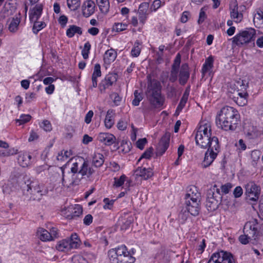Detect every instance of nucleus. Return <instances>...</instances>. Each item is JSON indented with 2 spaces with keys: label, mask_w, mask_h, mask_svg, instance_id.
Wrapping results in <instances>:
<instances>
[{
  "label": "nucleus",
  "mask_w": 263,
  "mask_h": 263,
  "mask_svg": "<svg viewBox=\"0 0 263 263\" xmlns=\"http://www.w3.org/2000/svg\"><path fill=\"white\" fill-rule=\"evenodd\" d=\"M207 263H235L232 254L221 251L213 253Z\"/></svg>",
  "instance_id": "1a4fd4ad"
},
{
  "label": "nucleus",
  "mask_w": 263,
  "mask_h": 263,
  "mask_svg": "<svg viewBox=\"0 0 263 263\" xmlns=\"http://www.w3.org/2000/svg\"><path fill=\"white\" fill-rule=\"evenodd\" d=\"M127 25L122 23H116L113 25L112 30L120 32L126 29Z\"/></svg>",
  "instance_id": "de8ad7c7"
},
{
  "label": "nucleus",
  "mask_w": 263,
  "mask_h": 263,
  "mask_svg": "<svg viewBox=\"0 0 263 263\" xmlns=\"http://www.w3.org/2000/svg\"><path fill=\"white\" fill-rule=\"evenodd\" d=\"M217 156V152L207 151L204 155L203 161L202 163V166L204 168L209 166Z\"/></svg>",
  "instance_id": "b1692460"
},
{
  "label": "nucleus",
  "mask_w": 263,
  "mask_h": 263,
  "mask_svg": "<svg viewBox=\"0 0 263 263\" xmlns=\"http://www.w3.org/2000/svg\"><path fill=\"white\" fill-rule=\"evenodd\" d=\"M110 98L112 100L116 106L120 104L121 101V97L117 92H112L110 95Z\"/></svg>",
  "instance_id": "5fc2aeb1"
},
{
  "label": "nucleus",
  "mask_w": 263,
  "mask_h": 263,
  "mask_svg": "<svg viewBox=\"0 0 263 263\" xmlns=\"http://www.w3.org/2000/svg\"><path fill=\"white\" fill-rule=\"evenodd\" d=\"M117 57V53L112 48L107 50L104 55V61L106 64H109L114 61Z\"/></svg>",
  "instance_id": "c85d7f7f"
},
{
  "label": "nucleus",
  "mask_w": 263,
  "mask_h": 263,
  "mask_svg": "<svg viewBox=\"0 0 263 263\" xmlns=\"http://www.w3.org/2000/svg\"><path fill=\"white\" fill-rule=\"evenodd\" d=\"M114 110L109 109L107 112L104 120L105 126L108 129L110 128L114 124V121L112 119V115L114 114Z\"/></svg>",
  "instance_id": "58836bf2"
},
{
  "label": "nucleus",
  "mask_w": 263,
  "mask_h": 263,
  "mask_svg": "<svg viewBox=\"0 0 263 263\" xmlns=\"http://www.w3.org/2000/svg\"><path fill=\"white\" fill-rule=\"evenodd\" d=\"M94 172L95 171L93 169L89 166L88 161L82 159L78 177L81 178V179L83 178V176H87L88 178L90 177Z\"/></svg>",
  "instance_id": "dca6fc26"
},
{
  "label": "nucleus",
  "mask_w": 263,
  "mask_h": 263,
  "mask_svg": "<svg viewBox=\"0 0 263 263\" xmlns=\"http://www.w3.org/2000/svg\"><path fill=\"white\" fill-rule=\"evenodd\" d=\"M75 33L81 35L82 34L81 28L76 25H70L66 31L67 36L71 38L74 35Z\"/></svg>",
  "instance_id": "c9c22d12"
},
{
  "label": "nucleus",
  "mask_w": 263,
  "mask_h": 263,
  "mask_svg": "<svg viewBox=\"0 0 263 263\" xmlns=\"http://www.w3.org/2000/svg\"><path fill=\"white\" fill-rule=\"evenodd\" d=\"M206 18V15L205 14V11L204 10V8H202L200 9L199 15V18L198 20V24H201L205 20V19Z\"/></svg>",
  "instance_id": "680f3d73"
},
{
  "label": "nucleus",
  "mask_w": 263,
  "mask_h": 263,
  "mask_svg": "<svg viewBox=\"0 0 263 263\" xmlns=\"http://www.w3.org/2000/svg\"><path fill=\"white\" fill-rule=\"evenodd\" d=\"M212 136L203 135L200 133H196L195 141L196 145L199 146L202 148H206L208 147L209 140Z\"/></svg>",
  "instance_id": "6ab92c4d"
},
{
  "label": "nucleus",
  "mask_w": 263,
  "mask_h": 263,
  "mask_svg": "<svg viewBox=\"0 0 263 263\" xmlns=\"http://www.w3.org/2000/svg\"><path fill=\"white\" fill-rule=\"evenodd\" d=\"M178 70L179 69H176L175 68H171V74L169 78V80L171 82H175L177 80Z\"/></svg>",
  "instance_id": "6e6d98bb"
},
{
  "label": "nucleus",
  "mask_w": 263,
  "mask_h": 263,
  "mask_svg": "<svg viewBox=\"0 0 263 263\" xmlns=\"http://www.w3.org/2000/svg\"><path fill=\"white\" fill-rule=\"evenodd\" d=\"M90 49L91 45L90 43L87 41L84 44V48L82 50V55L84 59L86 60L88 58Z\"/></svg>",
  "instance_id": "a18cd8bd"
},
{
  "label": "nucleus",
  "mask_w": 263,
  "mask_h": 263,
  "mask_svg": "<svg viewBox=\"0 0 263 263\" xmlns=\"http://www.w3.org/2000/svg\"><path fill=\"white\" fill-rule=\"evenodd\" d=\"M66 239H68L71 249H77L80 245L81 241L77 233H72L70 238Z\"/></svg>",
  "instance_id": "7c9ffc66"
},
{
  "label": "nucleus",
  "mask_w": 263,
  "mask_h": 263,
  "mask_svg": "<svg viewBox=\"0 0 263 263\" xmlns=\"http://www.w3.org/2000/svg\"><path fill=\"white\" fill-rule=\"evenodd\" d=\"M33 181L31 180L29 177L27 175H21L17 178V183L21 189L25 194V191L29 189V184Z\"/></svg>",
  "instance_id": "412c9836"
},
{
  "label": "nucleus",
  "mask_w": 263,
  "mask_h": 263,
  "mask_svg": "<svg viewBox=\"0 0 263 263\" xmlns=\"http://www.w3.org/2000/svg\"><path fill=\"white\" fill-rule=\"evenodd\" d=\"M187 101V99L181 98L180 101L176 108V113L179 114L182 110V109L185 106Z\"/></svg>",
  "instance_id": "052dcab7"
},
{
  "label": "nucleus",
  "mask_w": 263,
  "mask_h": 263,
  "mask_svg": "<svg viewBox=\"0 0 263 263\" xmlns=\"http://www.w3.org/2000/svg\"><path fill=\"white\" fill-rule=\"evenodd\" d=\"M134 99L132 101V104L137 106L139 105L140 102L143 99L142 95L138 92V90L134 91Z\"/></svg>",
  "instance_id": "09e8293b"
},
{
  "label": "nucleus",
  "mask_w": 263,
  "mask_h": 263,
  "mask_svg": "<svg viewBox=\"0 0 263 263\" xmlns=\"http://www.w3.org/2000/svg\"><path fill=\"white\" fill-rule=\"evenodd\" d=\"M82 7L83 14L85 17H87L95 12L96 6L93 1L89 0L84 3Z\"/></svg>",
  "instance_id": "4be33fe9"
},
{
  "label": "nucleus",
  "mask_w": 263,
  "mask_h": 263,
  "mask_svg": "<svg viewBox=\"0 0 263 263\" xmlns=\"http://www.w3.org/2000/svg\"><path fill=\"white\" fill-rule=\"evenodd\" d=\"M146 96L150 104L155 108L161 107L164 103L161 95V86L159 82L153 80L148 84Z\"/></svg>",
  "instance_id": "39448f33"
},
{
  "label": "nucleus",
  "mask_w": 263,
  "mask_h": 263,
  "mask_svg": "<svg viewBox=\"0 0 263 263\" xmlns=\"http://www.w3.org/2000/svg\"><path fill=\"white\" fill-rule=\"evenodd\" d=\"M170 134L165 133L161 138L156 148L157 156H162L167 150L169 146Z\"/></svg>",
  "instance_id": "ddd939ff"
},
{
  "label": "nucleus",
  "mask_w": 263,
  "mask_h": 263,
  "mask_svg": "<svg viewBox=\"0 0 263 263\" xmlns=\"http://www.w3.org/2000/svg\"><path fill=\"white\" fill-rule=\"evenodd\" d=\"M196 133L201 135L212 136L211 125L209 123H205L203 124L200 125L197 129Z\"/></svg>",
  "instance_id": "473e14b6"
},
{
  "label": "nucleus",
  "mask_w": 263,
  "mask_h": 263,
  "mask_svg": "<svg viewBox=\"0 0 263 263\" xmlns=\"http://www.w3.org/2000/svg\"><path fill=\"white\" fill-rule=\"evenodd\" d=\"M117 80V74L115 73L107 74L105 78L101 81L99 84L98 87L101 93H104L105 90L111 86Z\"/></svg>",
  "instance_id": "f8f14e48"
},
{
  "label": "nucleus",
  "mask_w": 263,
  "mask_h": 263,
  "mask_svg": "<svg viewBox=\"0 0 263 263\" xmlns=\"http://www.w3.org/2000/svg\"><path fill=\"white\" fill-rule=\"evenodd\" d=\"M258 216L261 219H263V194L261 196L259 200Z\"/></svg>",
  "instance_id": "774afa93"
},
{
  "label": "nucleus",
  "mask_w": 263,
  "mask_h": 263,
  "mask_svg": "<svg viewBox=\"0 0 263 263\" xmlns=\"http://www.w3.org/2000/svg\"><path fill=\"white\" fill-rule=\"evenodd\" d=\"M149 8V4L146 2L141 3L138 9L139 19L140 22L144 24L145 20L146 19V15L147 14V11Z\"/></svg>",
  "instance_id": "393cba45"
},
{
  "label": "nucleus",
  "mask_w": 263,
  "mask_h": 263,
  "mask_svg": "<svg viewBox=\"0 0 263 263\" xmlns=\"http://www.w3.org/2000/svg\"><path fill=\"white\" fill-rule=\"evenodd\" d=\"M190 76V73L188 64H182L178 75L179 84L182 86L184 85L187 83Z\"/></svg>",
  "instance_id": "4468645a"
},
{
  "label": "nucleus",
  "mask_w": 263,
  "mask_h": 263,
  "mask_svg": "<svg viewBox=\"0 0 263 263\" xmlns=\"http://www.w3.org/2000/svg\"><path fill=\"white\" fill-rule=\"evenodd\" d=\"M43 12V5L36 4L32 9H30L29 13V19L31 22L37 21L41 17Z\"/></svg>",
  "instance_id": "f3484780"
},
{
  "label": "nucleus",
  "mask_w": 263,
  "mask_h": 263,
  "mask_svg": "<svg viewBox=\"0 0 263 263\" xmlns=\"http://www.w3.org/2000/svg\"><path fill=\"white\" fill-rule=\"evenodd\" d=\"M255 35L256 30L254 29L247 28L233 37L232 43L240 47L249 45L250 44V47H254Z\"/></svg>",
  "instance_id": "423d86ee"
},
{
  "label": "nucleus",
  "mask_w": 263,
  "mask_h": 263,
  "mask_svg": "<svg viewBox=\"0 0 263 263\" xmlns=\"http://www.w3.org/2000/svg\"><path fill=\"white\" fill-rule=\"evenodd\" d=\"M133 219L132 217L124 218L121 220V229L122 230H126L132 223Z\"/></svg>",
  "instance_id": "8fccbe9b"
},
{
  "label": "nucleus",
  "mask_w": 263,
  "mask_h": 263,
  "mask_svg": "<svg viewBox=\"0 0 263 263\" xmlns=\"http://www.w3.org/2000/svg\"><path fill=\"white\" fill-rule=\"evenodd\" d=\"M208 151H213L214 152H217V154L219 152L220 145L219 144L218 139L216 136H212L209 140V144H208Z\"/></svg>",
  "instance_id": "cd10ccee"
},
{
  "label": "nucleus",
  "mask_w": 263,
  "mask_h": 263,
  "mask_svg": "<svg viewBox=\"0 0 263 263\" xmlns=\"http://www.w3.org/2000/svg\"><path fill=\"white\" fill-rule=\"evenodd\" d=\"M222 196L220 189L217 185L215 184L208 190L206 194V207L209 211H214L217 209L221 203H224L222 201Z\"/></svg>",
  "instance_id": "0eeeda50"
},
{
  "label": "nucleus",
  "mask_w": 263,
  "mask_h": 263,
  "mask_svg": "<svg viewBox=\"0 0 263 263\" xmlns=\"http://www.w3.org/2000/svg\"><path fill=\"white\" fill-rule=\"evenodd\" d=\"M31 118L29 115H22L20 116L19 119L16 120V123H18V125H22L29 122Z\"/></svg>",
  "instance_id": "603ef678"
},
{
  "label": "nucleus",
  "mask_w": 263,
  "mask_h": 263,
  "mask_svg": "<svg viewBox=\"0 0 263 263\" xmlns=\"http://www.w3.org/2000/svg\"><path fill=\"white\" fill-rule=\"evenodd\" d=\"M230 15L232 18L236 19V22L241 21L242 14L238 11V4L236 0H231L230 4Z\"/></svg>",
  "instance_id": "a211bd4d"
},
{
  "label": "nucleus",
  "mask_w": 263,
  "mask_h": 263,
  "mask_svg": "<svg viewBox=\"0 0 263 263\" xmlns=\"http://www.w3.org/2000/svg\"><path fill=\"white\" fill-rule=\"evenodd\" d=\"M260 225L256 219L248 221L244 226V234L239 236V241L243 245H247L250 241L253 244H255L260 235Z\"/></svg>",
  "instance_id": "20e7f679"
},
{
  "label": "nucleus",
  "mask_w": 263,
  "mask_h": 263,
  "mask_svg": "<svg viewBox=\"0 0 263 263\" xmlns=\"http://www.w3.org/2000/svg\"><path fill=\"white\" fill-rule=\"evenodd\" d=\"M181 63V55L180 53H178L175 57L174 63L172 66V68H175L179 69Z\"/></svg>",
  "instance_id": "bf43d9fd"
},
{
  "label": "nucleus",
  "mask_w": 263,
  "mask_h": 263,
  "mask_svg": "<svg viewBox=\"0 0 263 263\" xmlns=\"http://www.w3.org/2000/svg\"><path fill=\"white\" fill-rule=\"evenodd\" d=\"M230 97L240 106H243L247 103V98L246 97L238 98L235 96H232L231 95Z\"/></svg>",
  "instance_id": "49530a36"
},
{
  "label": "nucleus",
  "mask_w": 263,
  "mask_h": 263,
  "mask_svg": "<svg viewBox=\"0 0 263 263\" xmlns=\"http://www.w3.org/2000/svg\"><path fill=\"white\" fill-rule=\"evenodd\" d=\"M16 0H8L6 2L3 11L5 16L12 15L16 11L17 8Z\"/></svg>",
  "instance_id": "aec40b11"
},
{
  "label": "nucleus",
  "mask_w": 263,
  "mask_h": 263,
  "mask_svg": "<svg viewBox=\"0 0 263 263\" xmlns=\"http://www.w3.org/2000/svg\"><path fill=\"white\" fill-rule=\"evenodd\" d=\"M32 156L28 153H24L19 155L17 161L21 166L27 167L31 163Z\"/></svg>",
  "instance_id": "a878e982"
},
{
  "label": "nucleus",
  "mask_w": 263,
  "mask_h": 263,
  "mask_svg": "<svg viewBox=\"0 0 263 263\" xmlns=\"http://www.w3.org/2000/svg\"><path fill=\"white\" fill-rule=\"evenodd\" d=\"M72 261L73 263H90L83 256L79 255L73 256Z\"/></svg>",
  "instance_id": "4d7b16f0"
},
{
  "label": "nucleus",
  "mask_w": 263,
  "mask_h": 263,
  "mask_svg": "<svg viewBox=\"0 0 263 263\" xmlns=\"http://www.w3.org/2000/svg\"><path fill=\"white\" fill-rule=\"evenodd\" d=\"M140 44L141 43L138 40L135 42L134 47L131 50V55L133 57H137L139 55L141 52V48L139 47Z\"/></svg>",
  "instance_id": "37998d69"
},
{
  "label": "nucleus",
  "mask_w": 263,
  "mask_h": 263,
  "mask_svg": "<svg viewBox=\"0 0 263 263\" xmlns=\"http://www.w3.org/2000/svg\"><path fill=\"white\" fill-rule=\"evenodd\" d=\"M104 162V156L100 153H95L92 158V164L94 166L99 167Z\"/></svg>",
  "instance_id": "f704fd0d"
},
{
  "label": "nucleus",
  "mask_w": 263,
  "mask_h": 263,
  "mask_svg": "<svg viewBox=\"0 0 263 263\" xmlns=\"http://www.w3.org/2000/svg\"><path fill=\"white\" fill-rule=\"evenodd\" d=\"M41 127L46 132L50 131L52 129L51 124L48 120H44L41 125Z\"/></svg>",
  "instance_id": "0e129e2a"
},
{
  "label": "nucleus",
  "mask_w": 263,
  "mask_h": 263,
  "mask_svg": "<svg viewBox=\"0 0 263 263\" xmlns=\"http://www.w3.org/2000/svg\"><path fill=\"white\" fill-rule=\"evenodd\" d=\"M55 248L57 250L61 252H67L71 249L67 239L59 241Z\"/></svg>",
  "instance_id": "72a5a7b5"
},
{
  "label": "nucleus",
  "mask_w": 263,
  "mask_h": 263,
  "mask_svg": "<svg viewBox=\"0 0 263 263\" xmlns=\"http://www.w3.org/2000/svg\"><path fill=\"white\" fill-rule=\"evenodd\" d=\"M98 138L101 142L108 146L115 143L116 140L115 136L109 133H100Z\"/></svg>",
  "instance_id": "5701e85b"
},
{
  "label": "nucleus",
  "mask_w": 263,
  "mask_h": 263,
  "mask_svg": "<svg viewBox=\"0 0 263 263\" xmlns=\"http://www.w3.org/2000/svg\"><path fill=\"white\" fill-rule=\"evenodd\" d=\"M37 97V95L34 92H27L26 94L25 100L26 103H30L34 101Z\"/></svg>",
  "instance_id": "13d9d810"
},
{
  "label": "nucleus",
  "mask_w": 263,
  "mask_h": 263,
  "mask_svg": "<svg viewBox=\"0 0 263 263\" xmlns=\"http://www.w3.org/2000/svg\"><path fill=\"white\" fill-rule=\"evenodd\" d=\"M147 143V140L146 138L139 139L136 142V146L140 149H143L144 147L145 144Z\"/></svg>",
  "instance_id": "338daca9"
},
{
  "label": "nucleus",
  "mask_w": 263,
  "mask_h": 263,
  "mask_svg": "<svg viewBox=\"0 0 263 263\" xmlns=\"http://www.w3.org/2000/svg\"><path fill=\"white\" fill-rule=\"evenodd\" d=\"M135 252V249L128 251L127 247L122 245L109 250L108 256L110 263H134L136 258L133 255Z\"/></svg>",
  "instance_id": "7ed1b4c3"
},
{
  "label": "nucleus",
  "mask_w": 263,
  "mask_h": 263,
  "mask_svg": "<svg viewBox=\"0 0 263 263\" xmlns=\"http://www.w3.org/2000/svg\"><path fill=\"white\" fill-rule=\"evenodd\" d=\"M32 23H33L32 31L35 34H37L40 30L46 26V23L43 21L40 22L37 20Z\"/></svg>",
  "instance_id": "a19ab883"
},
{
  "label": "nucleus",
  "mask_w": 263,
  "mask_h": 263,
  "mask_svg": "<svg viewBox=\"0 0 263 263\" xmlns=\"http://www.w3.org/2000/svg\"><path fill=\"white\" fill-rule=\"evenodd\" d=\"M29 189L27 191V195H30V199L32 200H40L43 195H46L48 191L45 187L40 185L37 181H33L29 184Z\"/></svg>",
  "instance_id": "6e6552de"
},
{
  "label": "nucleus",
  "mask_w": 263,
  "mask_h": 263,
  "mask_svg": "<svg viewBox=\"0 0 263 263\" xmlns=\"http://www.w3.org/2000/svg\"><path fill=\"white\" fill-rule=\"evenodd\" d=\"M83 208L82 205L80 204H76L74 208L73 211L70 215L67 216V218L69 219H74L76 217H79L82 214Z\"/></svg>",
  "instance_id": "4c0bfd02"
},
{
  "label": "nucleus",
  "mask_w": 263,
  "mask_h": 263,
  "mask_svg": "<svg viewBox=\"0 0 263 263\" xmlns=\"http://www.w3.org/2000/svg\"><path fill=\"white\" fill-rule=\"evenodd\" d=\"M67 6L71 11L77 10L80 6V0H67Z\"/></svg>",
  "instance_id": "79ce46f5"
},
{
  "label": "nucleus",
  "mask_w": 263,
  "mask_h": 263,
  "mask_svg": "<svg viewBox=\"0 0 263 263\" xmlns=\"http://www.w3.org/2000/svg\"><path fill=\"white\" fill-rule=\"evenodd\" d=\"M96 3L101 13L106 14L108 12L110 7L108 0H96Z\"/></svg>",
  "instance_id": "2f4dec72"
},
{
  "label": "nucleus",
  "mask_w": 263,
  "mask_h": 263,
  "mask_svg": "<svg viewBox=\"0 0 263 263\" xmlns=\"http://www.w3.org/2000/svg\"><path fill=\"white\" fill-rule=\"evenodd\" d=\"M38 237L43 241H50L51 240V235L49 232L42 228H39L36 232Z\"/></svg>",
  "instance_id": "c756f323"
},
{
  "label": "nucleus",
  "mask_w": 263,
  "mask_h": 263,
  "mask_svg": "<svg viewBox=\"0 0 263 263\" xmlns=\"http://www.w3.org/2000/svg\"><path fill=\"white\" fill-rule=\"evenodd\" d=\"M239 121L240 115L238 110L229 106L223 107L216 117L217 125L226 131L235 130Z\"/></svg>",
  "instance_id": "f257e3e1"
},
{
  "label": "nucleus",
  "mask_w": 263,
  "mask_h": 263,
  "mask_svg": "<svg viewBox=\"0 0 263 263\" xmlns=\"http://www.w3.org/2000/svg\"><path fill=\"white\" fill-rule=\"evenodd\" d=\"M253 22L254 24L257 23V25H261L263 24L262 11L259 10L257 11L256 13L254 16Z\"/></svg>",
  "instance_id": "c03bdc74"
},
{
  "label": "nucleus",
  "mask_w": 263,
  "mask_h": 263,
  "mask_svg": "<svg viewBox=\"0 0 263 263\" xmlns=\"http://www.w3.org/2000/svg\"><path fill=\"white\" fill-rule=\"evenodd\" d=\"M153 151V148L152 147H149L148 149H147L141 156V157L138 160V162H139L143 158L149 159L152 157Z\"/></svg>",
  "instance_id": "864d4df0"
},
{
  "label": "nucleus",
  "mask_w": 263,
  "mask_h": 263,
  "mask_svg": "<svg viewBox=\"0 0 263 263\" xmlns=\"http://www.w3.org/2000/svg\"><path fill=\"white\" fill-rule=\"evenodd\" d=\"M134 175L136 177H140L144 180H147L154 175V173L151 168L138 167L134 171Z\"/></svg>",
  "instance_id": "2eb2a0df"
},
{
  "label": "nucleus",
  "mask_w": 263,
  "mask_h": 263,
  "mask_svg": "<svg viewBox=\"0 0 263 263\" xmlns=\"http://www.w3.org/2000/svg\"><path fill=\"white\" fill-rule=\"evenodd\" d=\"M199 195L192 192V189L188 191L184 196V208H183L179 214V218L184 222L188 218L190 213L193 216H197L200 211V201L198 199Z\"/></svg>",
  "instance_id": "f03ea898"
},
{
  "label": "nucleus",
  "mask_w": 263,
  "mask_h": 263,
  "mask_svg": "<svg viewBox=\"0 0 263 263\" xmlns=\"http://www.w3.org/2000/svg\"><path fill=\"white\" fill-rule=\"evenodd\" d=\"M82 159H79V161L73 162L70 169V173L72 174L71 176V180L69 181L68 184H66L67 187H70L72 186L77 185L79 184L81 180V178L78 177L79 174V170L82 163Z\"/></svg>",
  "instance_id": "9d476101"
},
{
  "label": "nucleus",
  "mask_w": 263,
  "mask_h": 263,
  "mask_svg": "<svg viewBox=\"0 0 263 263\" xmlns=\"http://www.w3.org/2000/svg\"><path fill=\"white\" fill-rule=\"evenodd\" d=\"M49 233L50 235H51L52 240L59 237V230L57 228L52 227L50 229V232H49Z\"/></svg>",
  "instance_id": "e2e57ef3"
},
{
  "label": "nucleus",
  "mask_w": 263,
  "mask_h": 263,
  "mask_svg": "<svg viewBox=\"0 0 263 263\" xmlns=\"http://www.w3.org/2000/svg\"><path fill=\"white\" fill-rule=\"evenodd\" d=\"M260 193V187L254 182H250L246 185V194L250 200L256 201Z\"/></svg>",
  "instance_id": "9b49d317"
},
{
  "label": "nucleus",
  "mask_w": 263,
  "mask_h": 263,
  "mask_svg": "<svg viewBox=\"0 0 263 263\" xmlns=\"http://www.w3.org/2000/svg\"><path fill=\"white\" fill-rule=\"evenodd\" d=\"M20 22V18L17 17L15 18L13 17L8 25L9 30L12 33L16 32L18 29Z\"/></svg>",
  "instance_id": "e433bc0d"
},
{
  "label": "nucleus",
  "mask_w": 263,
  "mask_h": 263,
  "mask_svg": "<svg viewBox=\"0 0 263 263\" xmlns=\"http://www.w3.org/2000/svg\"><path fill=\"white\" fill-rule=\"evenodd\" d=\"M0 147L5 148L0 151V154L4 156H9L16 153L17 150L14 148H9V144L5 141L0 140Z\"/></svg>",
  "instance_id": "bb28decb"
},
{
  "label": "nucleus",
  "mask_w": 263,
  "mask_h": 263,
  "mask_svg": "<svg viewBox=\"0 0 263 263\" xmlns=\"http://www.w3.org/2000/svg\"><path fill=\"white\" fill-rule=\"evenodd\" d=\"M126 176L125 175H122L119 178L115 177L114 178V185L116 187L121 186L124 183Z\"/></svg>",
  "instance_id": "3c124183"
},
{
  "label": "nucleus",
  "mask_w": 263,
  "mask_h": 263,
  "mask_svg": "<svg viewBox=\"0 0 263 263\" xmlns=\"http://www.w3.org/2000/svg\"><path fill=\"white\" fill-rule=\"evenodd\" d=\"M213 62L214 59L212 56H210L206 59L202 68V72L205 73L211 69L213 67Z\"/></svg>",
  "instance_id": "ea45409f"
},
{
  "label": "nucleus",
  "mask_w": 263,
  "mask_h": 263,
  "mask_svg": "<svg viewBox=\"0 0 263 263\" xmlns=\"http://www.w3.org/2000/svg\"><path fill=\"white\" fill-rule=\"evenodd\" d=\"M161 6V1L160 0H155L151 7L150 9L151 11H156L157 9H158Z\"/></svg>",
  "instance_id": "69168bd1"
}]
</instances>
